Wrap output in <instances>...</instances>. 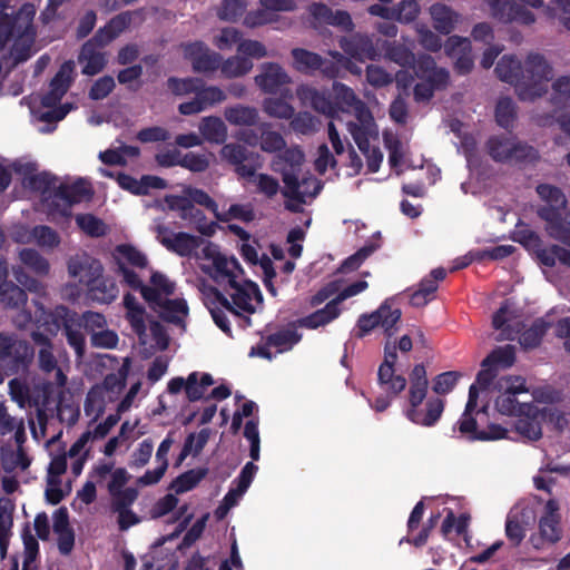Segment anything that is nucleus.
<instances>
[{
	"mask_svg": "<svg viewBox=\"0 0 570 570\" xmlns=\"http://www.w3.org/2000/svg\"><path fill=\"white\" fill-rule=\"evenodd\" d=\"M145 315L146 309L142 305L126 312V320L129 322L131 330L138 335L141 343H145V337L147 336Z\"/></svg>",
	"mask_w": 570,
	"mask_h": 570,
	"instance_id": "obj_61",
	"label": "nucleus"
},
{
	"mask_svg": "<svg viewBox=\"0 0 570 570\" xmlns=\"http://www.w3.org/2000/svg\"><path fill=\"white\" fill-rule=\"evenodd\" d=\"M381 247V244L375 240L366 242L361 248H358L354 254L346 257L337 268V273H351L361 267V265L365 262L367 257H370L374 252H376Z\"/></svg>",
	"mask_w": 570,
	"mask_h": 570,
	"instance_id": "obj_30",
	"label": "nucleus"
},
{
	"mask_svg": "<svg viewBox=\"0 0 570 570\" xmlns=\"http://www.w3.org/2000/svg\"><path fill=\"white\" fill-rule=\"evenodd\" d=\"M341 314L340 307L331 299L324 307L316 309L315 312L292 322V325L315 330L320 326H324Z\"/></svg>",
	"mask_w": 570,
	"mask_h": 570,
	"instance_id": "obj_20",
	"label": "nucleus"
},
{
	"mask_svg": "<svg viewBox=\"0 0 570 570\" xmlns=\"http://www.w3.org/2000/svg\"><path fill=\"white\" fill-rule=\"evenodd\" d=\"M292 129L302 135L313 132L317 128L318 120L308 111H299L291 118Z\"/></svg>",
	"mask_w": 570,
	"mask_h": 570,
	"instance_id": "obj_56",
	"label": "nucleus"
},
{
	"mask_svg": "<svg viewBox=\"0 0 570 570\" xmlns=\"http://www.w3.org/2000/svg\"><path fill=\"white\" fill-rule=\"evenodd\" d=\"M246 9V4L242 0H223L217 16L224 21H236L240 18Z\"/></svg>",
	"mask_w": 570,
	"mask_h": 570,
	"instance_id": "obj_60",
	"label": "nucleus"
},
{
	"mask_svg": "<svg viewBox=\"0 0 570 570\" xmlns=\"http://www.w3.org/2000/svg\"><path fill=\"white\" fill-rule=\"evenodd\" d=\"M75 62L66 60L61 63L49 83V88L65 96L73 80Z\"/></svg>",
	"mask_w": 570,
	"mask_h": 570,
	"instance_id": "obj_42",
	"label": "nucleus"
},
{
	"mask_svg": "<svg viewBox=\"0 0 570 570\" xmlns=\"http://www.w3.org/2000/svg\"><path fill=\"white\" fill-rule=\"evenodd\" d=\"M553 78V68L546 57L531 52L522 62L521 83L519 85V99L534 101L548 91L547 83Z\"/></svg>",
	"mask_w": 570,
	"mask_h": 570,
	"instance_id": "obj_2",
	"label": "nucleus"
},
{
	"mask_svg": "<svg viewBox=\"0 0 570 570\" xmlns=\"http://www.w3.org/2000/svg\"><path fill=\"white\" fill-rule=\"evenodd\" d=\"M433 27L440 33L449 35L453 31L458 21V14L443 3H434L430 8Z\"/></svg>",
	"mask_w": 570,
	"mask_h": 570,
	"instance_id": "obj_28",
	"label": "nucleus"
},
{
	"mask_svg": "<svg viewBox=\"0 0 570 570\" xmlns=\"http://www.w3.org/2000/svg\"><path fill=\"white\" fill-rule=\"evenodd\" d=\"M224 117L232 126H256L259 120L258 109L254 106L236 104L224 109Z\"/></svg>",
	"mask_w": 570,
	"mask_h": 570,
	"instance_id": "obj_24",
	"label": "nucleus"
},
{
	"mask_svg": "<svg viewBox=\"0 0 570 570\" xmlns=\"http://www.w3.org/2000/svg\"><path fill=\"white\" fill-rule=\"evenodd\" d=\"M27 41H19L18 39L12 45L9 55L3 56L2 60L8 70H12L18 65L26 62L32 56V43L35 38L26 37Z\"/></svg>",
	"mask_w": 570,
	"mask_h": 570,
	"instance_id": "obj_36",
	"label": "nucleus"
},
{
	"mask_svg": "<svg viewBox=\"0 0 570 570\" xmlns=\"http://www.w3.org/2000/svg\"><path fill=\"white\" fill-rule=\"evenodd\" d=\"M470 441H494L505 439L508 430L500 424L491 423L488 430H478L466 434Z\"/></svg>",
	"mask_w": 570,
	"mask_h": 570,
	"instance_id": "obj_59",
	"label": "nucleus"
},
{
	"mask_svg": "<svg viewBox=\"0 0 570 570\" xmlns=\"http://www.w3.org/2000/svg\"><path fill=\"white\" fill-rule=\"evenodd\" d=\"M497 77L515 88L519 96V85L521 83L522 62L514 56L504 55L497 62L494 68Z\"/></svg>",
	"mask_w": 570,
	"mask_h": 570,
	"instance_id": "obj_21",
	"label": "nucleus"
},
{
	"mask_svg": "<svg viewBox=\"0 0 570 570\" xmlns=\"http://www.w3.org/2000/svg\"><path fill=\"white\" fill-rule=\"evenodd\" d=\"M385 46V58L390 61L403 67L410 68L415 62V55L411 49L401 43H389L384 41Z\"/></svg>",
	"mask_w": 570,
	"mask_h": 570,
	"instance_id": "obj_43",
	"label": "nucleus"
},
{
	"mask_svg": "<svg viewBox=\"0 0 570 570\" xmlns=\"http://www.w3.org/2000/svg\"><path fill=\"white\" fill-rule=\"evenodd\" d=\"M394 302L395 297H387L375 311L361 314L351 334L361 340L380 326L386 338L391 340L399 332L397 324L402 317V311L392 307Z\"/></svg>",
	"mask_w": 570,
	"mask_h": 570,
	"instance_id": "obj_4",
	"label": "nucleus"
},
{
	"mask_svg": "<svg viewBox=\"0 0 570 570\" xmlns=\"http://www.w3.org/2000/svg\"><path fill=\"white\" fill-rule=\"evenodd\" d=\"M210 436V429L204 428L198 433H189L184 441L183 449L185 452L197 456L206 446Z\"/></svg>",
	"mask_w": 570,
	"mask_h": 570,
	"instance_id": "obj_52",
	"label": "nucleus"
},
{
	"mask_svg": "<svg viewBox=\"0 0 570 570\" xmlns=\"http://www.w3.org/2000/svg\"><path fill=\"white\" fill-rule=\"evenodd\" d=\"M179 217L184 220L194 222L197 230L204 236H213L217 227L215 222L207 223L205 213L202 209L196 208L193 204L191 207L186 209V212L179 214Z\"/></svg>",
	"mask_w": 570,
	"mask_h": 570,
	"instance_id": "obj_48",
	"label": "nucleus"
},
{
	"mask_svg": "<svg viewBox=\"0 0 570 570\" xmlns=\"http://www.w3.org/2000/svg\"><path fill=\"white\" fill-rule=\"evenodd\" d=\"M289 81L286 71L276 62L263 63L261 73L255 77V83L266 94L278 92Z\"/></svg>",
	"mask_w": 570,
	"mask_h": 570,
	"instance_id": "obj_17",
	"label": "nucleus"
},
{
	"mask_svg": "<svg viewBox=\"0 0 570 570\" xmlns=\"http://www.w3.org/2000/svg\"><path fill=\"white\" fill-rule=\"evenodd\" d=\"M240 41H243L242 32L233 27L223 28L219 35L214 38V45L219 50L232 49L234 45L238 46Z\"/></svg>",
	"mask_w": 570,
	"mask_h": 570,
	"instance_id": "obj_64",
	"label": "nucleus"
},
{
	"mask_svg": "<svg viewBox=\"0 0 570 570\" xmlns=\"http://www.w3.org/2000/svg\"><path fill=\"white\" fill-rule=\"evenodd\" d=\"M154 312L157 313L159 318L164 322L185 327L184 320L180 315L186 316L188 314V305L184 298L170 299L166 297L158 306V309Z\"/></svg>",
	"mask_w": 570,
	"mask_h": 570,
	"instance_id": "obj_25",
	"label": "nucleus"
},
{
	"mask_svg": "<svg viewBox=\"0 0 570 570\" xmlns=\"http://www.w3.org/2000/svg\"><path fill=\"white\" fill-rule=\"evenodd\" d=\"M311 13L316 21L336 27L343 32H352L355 27L348 11L341 9L333 10L322 2L313 3Z\"/></svg>",
	"mask_w": 570,
	"mask_h": 570,
	"instance_id": "obj_16",
	"label": "nucleus"
},
{
	"mask_svg": "<svg viewBox=\"0 0 570 570\" xmlns=\"http://www.w3.org/2000/svg\"><path fill=\"white\" fill-rule=\"evenodd\" d=\"M512 239L519 243L529 252H533L537 258L540 261L541 250H546L542 246V239L537 232L529 228V226L521 219L515 224V229L512 233Z\"/></svg>",
	"mask_w": 570,
	"mask_h": 570,
	"instance_id": "obj_27",
	"label": "nucleus"
},
{
	"mask_svg": "<svg viewBox=\"0 0 570 570\" xmlns=\"http://www.w3.org/2000/svg\"><path fill=\"white\" fill-rule=\"evenodd\" d=\"M21 539L24 548L23 564L30 566L36 561L39 554V543L36 537L31 533L28 524L24 525L21 532Z\"/></svg>",
	"mask_w": 570,
	"mask_h": 570,
	"instance_id": "obj_62",
	"label": "nucleus"
},
{
	"mask_svg": "<svg viewBox=\"0 0 570 570\" xmlns=\"http://www.w3.org/2000/svg\"><path fill=\"white\" fill-rule=\"evenodd\" d=\"M112 258L115 266H117V261L125 262L126 265L128 264L138 268H145L148 265L147 256L130 244L118 245Z\"/></svg>",
	"mask_w": 570,
	"mask_h": 570,
	"instance_id": "obj_40",
	"label": "nucleus"
},
{
	"mask_svg": "<svg viewBox=\"0 0 570 570\" xmlns=\"http://www.w3.org/2000/svg\"><path fill=\"white\" fill-rule=\"evenodd\" d=\"M445 276V268L436 267L432 269L428 276L421 279L419 288L411 294L410 304L414 307L425 306L433 299L439 282L443 281Z\"/></svg>",
	"mask_w": 570,
	"mask_h": 570,
	"instance_id": "obj_18",
	"label": "nucleus"
},
{
	"mask_svg": "<svg viewBox=\"0 0 570 570\" xmlns=\"http://www.w3.org/2000/svg\"><path fill=\"white\" fill-rule=\"evenodd\" d=\"M444 52L454 61V70L458 75L465 76L473 69L472 48L468 38L450 36L444 43Z\"/></svg>",
	"mask_w": 570,
	"mask_h": 570,
	"instance_id": "obj_15",
	"label": "nucleus"
},
{
	"mask_svg": "<svg viewBox=\"0 0 570 570\" xmlns=\"http://www.w3.org/2000/svg\"><path fill=\"white\" fill-rule=\"evenodd\" d=\"M424 400L413 401L407 399L402 406L403 415L413 424L432 428L441 419L445 402L440 397H430L422 409Z\"/></svg>",
	"mask_w": 570,
	"mask_h": 570,
	"instance_id": "obj_9",
	"label": "nucleus"
},
{
	"mask_svg": "<svg viewBox=\"0 0 570 570\" xmlns=\"http://www.w3.org/2000/svg\"><path fill=\"white\" fill-rule=\"evenodd\" d=\"M269 126L268 122H262L259 125L261 149L269 154L285 149L286 141L284 137L277 131L269 130Z\"/></svg>",
	"mask_w": 570,
	"mask_h": 570,
	"instance_id": "obj_46",
	"label": "nucleus"
},
{
	"mask_svg": "<svg viewBox=\"0 0 570 570\" xmlns=\"http://www.w3.org/2000/svg\"><path fill=\"white\" fill-rule=\"evenodd\" d=\"M57 181L58 177L49 171H41L36 175H29L22 179V184L26 188L41 195V200L47 206L49 212L51 200H53V191L58 187L56 186Z\"/></svg>",
	"mask_w": 570,
	"mask_h": 570,
	"instance_id": "obj_19",
	"label": "nucleus"
},
{
	"mask_svg": "<svg viewBox=\"0 0 570 570\" xmlns=\"http://www.w3.org/2000/svg\"><path fill=\"white\" fill-rule=\"evenodd\" d=\"M35 358V348L16 333L0 332V383L6 377L24 375Z\"/></svg>",
	"mask_w": 570,
	"mask_h": 570,
	"instance_id": "obj_1",
	"label": "nucleus"
},
{
	"mask_svg": "<svg viewBox=\"0 0 570 570\" xmlns=\"http://www.w3.org/2000/svg\"><path fill=\"white\" fill-rule=\"evenodd\" d=\"M220 157L235 167V173L243 178L255 176L257 168L262 166L261 155L248 150L237 142L225 144L220 149Z\"/></svg>",
	"mask_w": 570,
	"mask_h": 570,
	"instance_id": "obj_10",
	"label": "nucleus"
},
{
	"mask_svg": "<svg viewBox=\"0 0 570 570\" xmlns=\"http://www.w3.org/2000/svg\"><path fill=\"white\" fill-rule=\"evenodd\" d=\"M297 95L302 100L309 101L311 106L318 112L328 114L332 110L331 100L326 95L314 87L301 86Z\"/></svg>",
	"mask_w": 570,
	"mask_h": 570,
	"instance_id": "obj_41",
	"label": "nucleus"
},
{
	"mask_svg": "<svg viewBox=\"0 0 570 570\" xmlns=\"http://www.w3.org/2000/svg\"><path fill=\"white\" fill-rule=\"evenodd\" d=\"M338 45L344 53L356 61H377L381 59V50L374 42V36L361 32L353 33L350 37L343 36L340 38Z\"/></svg>",
	"mask_w": 570,
	"mask_h": 570,
	"instance_id": "obj_12",
	"label": "nucleus"
},
{
	"mask_svg": "<svg viewBox=\"0 0 570 570\" xmlns=\"http://www.w3.org/2000/svg\"><path fill=\"white\" fill-rule=\"evenodd\" d=\"M253 68L250 59L243 56H234L222 61L220 70L226 78H237L245 76Z\"/></svg>",
	"mask_w": 570,
	"mask_h": 570,
	"instance_id": "obj_45",
	"label": "nucleus"
},
{
	"mask_svg": "<svg viewBox=\"0 0 570 570\" xmlns=\"http://www.w3.org/2000/svg\"><path fill=\"white\" fill-rule=\"evenodd\" d=\"M76 224L90 237H101L106 234V224L92 214H78Z\"/></svg>",
	"mask_w": 570,
	"mask_h": 570,
	"instance_id": "obj_50",
	"label": "nucleus"
},
{
	"mask_svg": "<svg viewBox=\"0 0 570 570\" xmlns=\"http://www.w3.org/2000/svg\"><path fill=\"white\" fill-rule=\"evenodd\" d=\"M95 263L101 264L99 259L89 256L70 257L68 261V273L71 277H79V281L85 283V279L91 276Z\"/></svg>",
	"mask_w": 570,
	"mask_h": 570,
	"instance_id": "obj_47",
	"label": "nucleus"
},
{
	"mask_svg": "<svg viewBox=\"0 0 570 570\" xmlns=\"http://www.w3.org/2000/svg\"><path fill=\"white\" fill-rule=\"evenodd\" d=\"M557 261L570 268V250L556 244L551 245L550 248L546 250H541L540 263L542 265L553 267Z\"/></svg>",
	"mask_w": 570,
	"mask_h": 570,
	"instance_id": "obj_51",
	"label": "nucleus"
},
{
	"mask_svg": "<svg viewBox=\"0 0 570 570\" xmlns=\"http://www.w3.org/2000/svg\"><path fill=\"white\" fill-rule=\"evenodd\" d=\"M272 327L273 323L271 322L265 325L264 330L257 332L263 342L250 347L249 357L258 356L272 361L274 354L269 351V347H275L276 353L281 354L291 351L302 340L303 335L296 330L297 325L293 326L289 323L287 327L267 334Z\"/></svg>",
	"mask_w": 570,
	"mask_h": 570,
	"instance_id": "obj_6",
	"label": "nucleus"
},
{
	"mask_svg": "<svg viewBox=\"0 0 570 570\" xmlns=\"http://www.w3.org/2000/svg\"><path fill=\"white\" fill-rule=\"evenodd\" d=\"M537 122L540 126H553L558 125L559 128L568 136H570V112L566 111H553L543 115H539Z\"/></svg>",
	"mask_w": 570,
	"mask_h": 570,
	"instance_id": "obj_57",
	"label": "nucleus"
},
{
	"mask_svg": "<svg viewBox=\"0 0 570 570\" xmlns=\"http://www.w3.org/2000/svg\"><path fill=\"white\" fill-rule=\"evenodd\" d=\"M377 385L384 393L396 399L405 390L407 381L402 374H396L395 368H379Z\"/></svg>",
	"mask_w": 570,
	"mask_h": 570,
	"instance_id": "obj_29",
	"label": "nucleus"
},
{
	"mask_svg": "<svg viewBox=\"0 0 570 570\" xmlns=\"http://www.w3.org/2000/svg\"><path fill=\"white\" fill-rule=\"evenodd\" d=\"M394 19L400 22H412L420 13V4L416 0H401L393 7Z\"/></svg>",
	"mask_w": 570,
	"mask_h": 570,
	"instance_id": "obj_53",
	"label": "nucleus"
},
{
	"mask_svg": "<svg viewBox=\"0 0 570 570\" xmlns=\"http://www.w3.org/2000/svg\"><path fill=\"white\" fill-rule=\"evenodd\" d=\"M79 323L90 336L92 333H97L107 326L105 315L94 311H86L81 315L79 314Z\"/></svg>",
	"mask_w": 570,
	"mask_h": 570,
	"instance_id": "obj_58",
	"label": "nucleus"
},
{
	"mask_svg": "<svg viewBox=\"0 0 570 570\" xmlns=\"http://www.w3.org/2000/svg\"><path fill=\"white\" fill-rule=\"evenodd\" d=\"M157 240L169 252L180 257H189L203 243L199 236L186 232H171L166 225L155 227Z\"/></svg>",
	"mask_w": 570,
	"mask_h": 570,
	"instance_id": "obj_11",
	"label": "nucleus"
},
{
	"mask_svg": "<svg viewBox=\"0 0 570 570\" xmlns=\"http://www.w3.org/2000/svg\"><path fill=\"white\" fill-rule=\"evenodd\" d=\"M461 373L456 371H448L436 375L433 380L432 390L439 395H445L455 387Z\"/></svg>",
	"mask_w": 570,
	"mask_h": 570,
	"instance_id": "obj_55",
	"label": "nucleus"
},
{
	"mask_svg": "<svg viewBox=\"0 0 570 570\" xmlns=\"http://www.w3.org/2000/svg\"><path fill=\"white\" fill-rule=\"evenodd\" d=\"M91 276L85 279L88 296L98 303L110 304L119 293L116 281L111 277L104 276L101 264L95 263Z\"/></svg>",
	"mask_w": 570,
	"mask_h": 570,
	"instance_id": "obj_14",
	"label": "nucleus"
},
{
	"mask_svg": "<svg viewBox=\"0 0 570 570\" xmlns=\"http://www.w3.org/2000/svg\"><path fill=\"white\" fill-rule=\"evenodd\" d=\"M198 130L203 139L209 144L222 145L227 139V126L218 116L204 117L198 125Z\"/></svg>",
	"mask_w": 570,
	"mask_h": 570,
	"instance_id": "obj_26",
	"label": "nucleus"
},
{
	"mask_svg": "<svg viewBox=\"0 0 570 570\" xmlns=\"http://www.w3.org/2000/svg\"><path fill=\"white\" fill-rule=\"evenodd\" d=\"M184 56L190 61L195 72H214L220 68L223 57L220 53L210 51L208 46L196 40L184 46Z\"/></svg>",
	"mask_w": 570,
	"mask_h": 570,
	"instance_id": "obj_13",
	"label": "nucleus"
},
{
	"mask_svg": "<svg viewBox=\"0 0 570 570\" xmlns=\"http://www.w3.org/2000/svg\"><path fill=\"white\" fill-rule=\"evenodd\" d=\"M43 325L48 333L57 335L62 330L68 345L73 348L77 357L81 358L86 351V338L81 332L79 314L66 305H57L43 313Z\"/></svg>",
	"mask_w": 570,
	"mask_h": 570,
	"instance_id": "obj_3",
	"label": "nucleus"
},
{
	"mask_svg": "<svg viewBox=\"0 0 570 570\" xmlns=\"http://www.w3.org/2000/svg\"><path fill=\"white\" fill-rule=\"evenodd\" d=\"M183 191L190 199V204L204 206L206 209L214 214L217 220L224 223L227 222V215H220V212L218 210V204L215 202L214 198L209 196L208 193L193 186H186Z\"/></svg>",
	"mask_w": 570,
	"mask_h": 570,
	"instance_id": "obj_39",
	"label": "nucleus"
},
{
	"mask_svg": "<svg viewBox=\"0 0 570 570\" xmlns=\"http://www.w3.org/2000/svg\"><path fill=\"white\" fill-rule=\"evenodd\" d=\"M509 307V301L505 299L492 316V326L501 331V340H514L513 331L508 325Z\"/></svg>",
	"mask_w": 570,
	"mask_h": 570,
	"instance_id": "obj_54",
	"label": "nucleus"
},
{
	"mask_svg": "<svg viewBox=\"0 0 570 570\" xmlns=\"http://www.w3.org/2000/svg\"><path fill=\"white\" fill-rule=\"evenodd\" d=\"M515 362V350L513 345L498 346L493 348L481 362V366L493 365L500 368H509Z\"/></svg>",
	"mask_w": 570,
	"mask_h": 570,
	"instance_id": "obj_38",
	"label": "nucleus"
},
{
	"mask_svg": "<svg viewBox=\"0 0 570 570\" xmlns=\"http://www.w3.org/2000/svg\"><path fill=\"white\" fill-rule=\"evenodd\" d=\"M35 16L36 8L30 2H24L17 11L12 10L11 13L0 11V50L12 38H35Z\"/></svg>",
	"mask_w": 570,
	"mask_h": 570,
	"instance_id": "obj_7",
	"label": "nucleus"
},
{
	"mask_svg": "<svg viewBox=\"0 0 570 570\" xmlns=\"http://www.w3.org/2000/svg\"><path fill=\"white\" fill-rule=\"evenodd\" d=\"M20 261L37 275L46 276L49 273V262L35 248H22L19 254Z\"/></svg>",
	"mask_w": 570,
	"mask_h": 570,
	"instance_id": "obj_44",
	"label": "nucleus"
},
{
	"mask_svg": "<svg viewBox=\"0 0 570 570\" xmlns=\"http://www.w3.org/2000/svg\"><path fill=\"white\" fill-rule=\"evenodd\" d=\"M429 381L426 377V368L424 364H415L410 373V389L407 399L414 402L424 400L428 394Z\"/></svg>",
	"mask_w": 570,
	"mask_h": 570,
	"instance_id": "obj_33",
	"label": "nucleus"
},
{
	"mask_svg": "<svg viewBox=\"0 0 570 570\" xmlns=\"http://www.w3.org/2000/svg\"><path fill=\"white\" fill-rule=\"evenodd\" d=\"M207 474L208 469L205 466L190 469L176 476L171 482L170 488L174 489L177 494L188 492L196 488Z\"/></svg>",
	"mask_w": 570,
	"mask_h": 570,
	"instance_id": "obj_31",
	"label": "nucleus"
},
{
	"mask_svg": "<svg viewBox=\"0 0 570 570\" xmlns=\"http://www.w3.org/2000/svg\"><path fill=\"white\" fill-rule=\"evenodd\" d=\"M100 48L94 47L90 42H83L78 55V61L82 65L81 72L86 76H95L99 73L106 66L107 60L105 53L99 51Z\"/></svg>",
	"mask_w": 570,
	"mask_h": 570,
	"instance_id": "obj_22",
	"label": "nucleus"
},
{
	"mask_svg": "<svg viewBox=\"0 0 570 570\" xmlns=\"http://www.w3.org/2000/svg\"><path fill=\"white\" fill-rule=\"evenodd\" d=\"M92 196L94 189L90 183L85 178H78L72 184L61 183L53 191L50 213L69 217L71 215L72 205L89 202Z\"/></svg>",
	"mask_w": 570,
	"mask_h": 570,
	"instance_id": "obj_8",
	"label": "nucleus"
},
{
	"mask_svg": "<svg viewBox=\"0 0 570 570\" xmlns=\"http://www.w3.org/2000/svg\"><path fill=\"white\" fill-rule=\"evenodd\" d=\"M550 326L551 323L543 317L534 320L531 326L521 333L519 337L520 344L525 348L538 347Z\"/></svg>",
	"mask_w": 570,
	"mask_h": 570,
	"instance_id": "obj_32",
	"label": "nucleus"
},
{
	"mask_svg": "<svg viewBox=\"0 0 570 570\" xmlns=\"http://www.w3.org/2000/svg\"><path fill=\"white\" fill-rule=\"evenodd\" d=\"M540 539L550 543H556L561 538L559 528V518H540L539 520Z\"/></svg>",
	"mask_w": 570,
	"mask_h": 570,
	"instance_id": "obj_63",
	"label": "nucleus"
},
{
	"mask_svg": "<svg viewBox=\"0 0 570 570\" xmlns=\"http://www.w3.org/2000/svg\"><path fill=\"white\" fill-rule=\"evenodd\" d=\"M294 67L303 73H314L322 66V56L303 48H294L292 50Z\"/></svg>",
	"mask_w": 570,
	"mask_h": 570,
	"instance_id": "obj_37",
	"label": "nucleus"
},
{
	"mask_svg": "<svg viewBox=\"0 0 570 570\" xmlns=\"http://www.w3.org/2000/svg\"><path fill=\"white\" fill-rule=\"evenodd\" d=\"M26 291L11 281H3L0 284V303L8 308H19L27 303Z\"/></svg>",
	"mask_w": 570,
	"mask_h": 570,
	"instance_id": "obj_34",
	"label": "nucleus"
},
{
	"mask_svg": "<svg viewBox=\"0 0 570 570\" xmlns=\"http://www.w3.org/2000/svg\"><path fill=\"white\" fill-rule=\"evenodd\" d=\"M528 511L525 509L520 512L511 510L505 519V537L511 547L518 548L527 535V525L529 521L525 519Z\"/></svg>",
	"mask_w": 570,
	"mask_h": 570,
	"instance_id": "obj_23",
	"label": "nucleus"
},
{
	"mask_svg": "<svg viewBox=\"0 0 570 570\" xmlns=\"http://www.w3.org/2000/svg\"><path fill=\"white\" fill-rule=\"evenodd\" d=\"M495 121L499 127L510 130L517 120V104L511 97H502L498 100L494 111Z\"/></svg>",
	"mask_w": 570,
	"mask_h": 570,
	"instance_id": "obj_35",
	"label": "nucleus"
},
{
	"mask_svg": "<svg viewBox=\"0 0 570 570\" xmlns=\"http://www.w3.org/2000/svg\"><path fill=\"white\" fill-rule=\"evenodd\" d=\"M263 109L268 116L284 120L291 119L295 111L294 107L289 102L285 101L283 98L274 97L265 98L263 100Z\"/></svg>",
	"mask_w": 570,
	"mask_h": 570,
	"instance_id": "obj_49",
	"label": "nucleus"
},
{
	"mask_svg": "<svg viewBox=\"0 0 570 570\" xmlns=\"http://www.w3.org/2000/svg\"><path fill=\"white\" fill-rule=\"evenodd\" d=\"M491 159L499 164H521L538 159V150L515 136L492 135L485 142Z\"/></svg>",
	"mask_w": 570,
	"mask_h": 570,
	"instance_id": "obj_5",
	"label": "nucleus"
}]
</instances>
